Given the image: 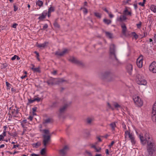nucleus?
<instances>
[{
	"instance_id": "obj_1",
	"label": "nucleus",
	"mask_w": 156,
	"mask_h": 156,
	"mask_svg": "<svg viewBox=\"0 0 156 156\" xmlns=\"http://www.w3.org/2000/svg\"><path fill=\"white\" fill-rule=\"evenodd\" d=\"M146 137L145 139L143 137L142 135L140 134L139 136V138L142 144H145L146 142L147 143V150L149 152L152 153L155 151V147L154 145V140L148 134L145 135Z\"/></svg>"
},
{
	"instance_id": "obj_2",
	"label": "nucleus",
	"mask_w": 156,
	"mask_h": 156,
	"mask_svg": "<svg viewBox=\"0 0 156 156\" xmlns=\"http://www.w3.org/2000/svg\"><path fill=\"white\" fill-rule=\"evenodd\" d=\"M135 80L136 83L140 85H147V82L144 76L141 74H137L136 75Z\"/></svg>"
},
{
	"instance_id": "obj_3",
	"label": "nucleus",
	"mask_w": 156,
	"mask_h": 156,
	"mask_svg": "<svg viewBox=\"0 0 156 156\" xmlns=\"http://www.w3.org/2000/svg\"><path fill=\"white\" fill-rule=\"evenodd\" d=\"M70 105V103L67 102L62 106L59 110L57 112L56 114L58 116H61L64 112L66 110Z\"/></svg>"
},
{
	"instance_id": "obj_4",
	"label": "nucleus",
	"mask_w": 156,
	"mask_h": 156,
	"mask_svg": "<svg viewBox=\"0 0 156 156\" xmlns=\"http://www.w3.org/2000/svg\"><path fill=\"white\" fill-rule=\"evenodd\" d=\"M109 57L114 60H117L115 53V46L113 44H111L110 47Z\"/></svg>"
},
{
	"instance_id": "obj_5",
	"label": "nucleus",
	"mask_w": 156,
	"mask_h": 156,
	"mask_svg": "<svg viewBox=\"0 0 156 156\" xmlns=\"http://www.w3.org/2000/svg\"><path fill=\"white\" fill-rule=\"evenodd\" d=\"M133 99L134 104L136 106L140 107L143 106V101L139 96L135 95L133 96Z\"/></svg>"
},
{
	"instance_id": "obj_6",
	"label": "nucleus",
	"mask_w": 156,
	"mask_h": 156,
	"mask_svg": "<svg viewBox=\"0 0 156 156\" xmlns=\"http://www.w3.org/2000/svg\"><path fill=\"white\" fill-rule=\"evenodd\" d=\"M42 131L44 133L43 136L44 137L43 144L45 146L50 139V136L48 130H44Z\"/></svg>"
},
{
	"instance_id": "obj_7",
	"label": "nucleus",
	"mask_w": 156,
	"mask_h": 156,
	"mask_svg": "<svg viewBox=\"0 0 156 156\" xmlns=\"http://www.w3.org/2000/svg\"><path fill=\"white\" fill-rule=\"evenodd\" d=\"M125 138H127L128 137L129 138L132 144H135L136 141L134 135L133 133H131L129 131H126L125 132Z\"/></svg>"
},
{
	"instance_id": "obj_8",
	"label": "nucleus",
	"mask_w": 156,
	"mask_h": 156,
	"mask_svg": "<svg viewBox=\"0 0 156 156\" xmlns=\"http://www.w3.org/2000/svg\"><path fill=\"white\" fill-rule=\"evenodd\" d=\"M107 107L108 108L114 110L115 108L117 110H118L119 108H121V106L116 102H114L112 104V105H111L109 103L107 102Z\"/></svg>"
},
{
	"instance_id": "obj_9",
	"label": "nucleus",
	"mask_w": 156,
	"mask_h": 156,
	"mask_svg": "<svg viewBox=\"0 0 156 156\" xmlns=\"http://www.w3.org/2000/svg\"><path fill=\"white\" fill-rule=\"evenodd\" d=\"M149 71L154 73H156V62H152L149 66Z\"/></svg>"
},
{
	"instance_id": "obj_10",
	"label": "nucleus",
	"mask_w": 156,
	"mask_h": 156,
	"mask_svg": "<svg viewBox=\"0 0 156 156\" xmlns=\"http://www.w3.org/2000/svg\"><path fill=\"white\" fill-rule=\"evenodd\" d=\"M143 61V57L142 55L139 56L137 59L136 64L137 66L141 68L142 67Z\"/></svg>"
},
{
	"instance_id": "obj_11",
	"label": "nucleus",
	"mask_w": 156,
	"mask_h": 156,
	"mask_svg": "<svg viewBox=\"0 0 156 156\" xmlns=\"http://www.w3.org/2000/svg\"><path fill=\"white\" fill-rule=\"evenodd\" d=\"M47 15V11H44L40 15H37L39 16L38 19L41 21H43L45 19Z\"/></svg>"
},
{
	"instance_id": "obj_12",
	"label": "nucleus",
	"mask_w": 156,
	"mask_h": 156,
	"mask_svg": "<svg viewBox=\"0 0 156 156\" xmlns=\"http://www.w3.org/2000/svg\"><path fill=\"white\" fill-rule=\"evenodd\" d=\"M68 52L67 49H65L62 51H57L55 52V55L57 56H62Z\"/></svg>"
},
{
	"instance_id": "obj_13",
	"label": "nucleus",
	"mask_w": 156,
	"mask_h": 156,
	"mask_svg": "<svg viewBox=\"0 0 156 156\" xmlns=\"http://www.w3.org/2000/svg\"><path fill=\"white\" fill-rule=\"evenodd\" d=\"M152 116L156 117V101L152 107Z\"/></svg>"
},
{
	"instance_id": "obj_14",
	"label": "nucleus",
	"mask_w": 156,
	"mask_h": 156,
	"mask_svg": "<svg viewBox=\"0 0 156 156\" xmlns=\"http://www.w3.org/2000/svg\"><path fill=\"white\" fill-rule=\"evenodd\" d=\"M97 143H95L94 144H92L90 145L91 147L92 148H94L95 150L97 152H100L101 150V148L100 147H97L96 146Z\"/></svg>"
},
{
	"instance_id": "obj_15",
	"label": "nucleus",
	"mask_w": 156,
	"mask_h": 156,
	"mask_svg": "<svg viewBox=\"0 0 156 156\" xmlns=\"http://www.w3.org/2000/svg\"><path fill=\"white\" fill-rule=\"evenodd\" d=\"M69 60L72 63L77 64H80V62L76 58L73 57H71L69 58Z\"/></svg>"
},
{
	"instance_id": "obj_16",
	"label": "nucleus",
	"mask_w": 156,
	"mask_h": 156,
	"mask_svg": "<svg viewBox=\"0 0 156 156\" xmlns=\"http://www.w3.org/2000/svg\"><path fill=\"white\" fill-rule=\"evenodd\" d=\"M127 19V18L124 15H121L119 17H117V21L122 22Z\"/></svg>"
},
{
	"instance_id": "obj_17",
	"label": "nucleus",
	"mask_w": 156,
	"mask_h": 156,
	"mask_svg": "<svg viewBox=\"0 0 156 156\" xmlns=\"http://www.w3.org/2000/svg\"><path fill=\"white\" fill-rule=\"evenodd\" d=\"M48 44V42H45L42 44H37V46L39 48H44L47 46Z\"/></svg>"
},
{
	"instance_id": "obj_18",
	"label": "nucleus",
	"mask_w": 156,
	"mask_h": 156,
	"mask_svg": "<svg viewBox=\"0 0 156 156\" xmlns=\"http://www.w3.org/2000/svg\"><path fill=\"white\" fill-rule=\"evenodd\" d=\"M123 14L124 16H131L132 12L131 11H129L127 8L126 7L123 12Z\"/></svg>"
},
{
	"instance_id": "obj_19",
	"label": "nucleus",
	"mask_w": 156,
	"mask_h": 156,
	"mask_svg": "<svg viewBox=\"0 0 156 156\" xmlns=\"http://www.w3.org/2000/svg\"><path fill=\"white\" fill-rule=\"evenodd\" d=\"M126 69L129 74H131V71L133 69L132 66L130 64H128L126 67Z\"/></svg>"
},
{
	"instance_id": "obj_20",
	"label": "nucleus",
	"mask_w": 156,
	"mask_h": 156,
	"mask_svg": "<svg viewBox=\"0 0 156 156\" xmlns=\"http://www.w3.org/2000/svg\"><path fill=\"white\" fill-rule=\"evenodd\" d=\"M122 29V32L124 34H125L127 30L126 27L124 24H122L121 25Z\"/></svg>"
},
{
	"instance_id": "obj_21",
	"label": "nucleus",
	"mask_w": 156,
	"mask_h": 156,
	"mask_svg": "<svg viewBox=\"0 0 156 156\" xmlns=\"http://www.w3.org/2000/svg\"><path fill=\"white\" fill-rule=\"evenodd\" d=\"M36 4L39 7H41L43 5V2L40 0H38L36 2Z\"/></svg>"
},
{
	"instance_id": "obj_22",
	"label": "nucleus",
	"mask_w": 156,
	"mask_h": 156,
	"mask_svg": "<svg viewBox=\"0 0 156 156\" xmlns=\"http://www.w3.org/2000/svg\"><path fill=\"white\" fill-rule=\"evenodd\" d=\"M150 9L154 13L156 12V5H152L150 7Z\"/></svg>"
},
{
	"instance_id": "obj_23",
	"label": "nucleus",
	"mask_w": 156,
	"mask_h": 156,
	"mask_svg": "<svg viewBox=\"0 0 156 156\" xmlns=\"http://www.w3.org/2000/svg\"><path fill=\"white\" fill-rule=\"evenodd\" d=\"M38 95H37L36 96H35L34 98V100L35 101H37L38 102H39L40 101H42L43 100V98H39L38 96Z\"/></svg>"
},
{
	"instance_id": "obj_24",
	"label": "nucleus",
	"mask_w": 156,
	"mask_h": 156,
	"mask_svg": "<svg viewBox=\"0 0 156 156\" xmlns=\"http://www.w3.org/2000/svg\"><path fill=\"white\" fill-rule=\"evenodd\" d=\"M31 69L34 72H40V70L39 67L37 68H31Z\"/></svg>"
},
{
	"instance_id": "obj_25",
	"label": "nucleus",
	"mask_w": 156,
	"mask_h": 156,
	"mask_svg": "<svg viewBox=\"0 0 156 156\" xmlns=\"http://www.w3.org/2000/svg\"><path fill=\"white\" fill-rule=\"evenodd\" d=\"M104 76L105 77L107 76V79L108 81L111 80L110 79V78H111V76L110 75V73H109L107 72L105 73L104 75Z\"/></svg>"
},
{
	"instance_id": "obj_26",
	"label": "nucleus",
	"mask_w": 156,
	"mask_h": 156,
	"mask_svg": "<svg viewBox=\"0 0 156 156\" xmlns=\"http://www.w3.org/2000/svg\"><path fill=\"white\" fill-rule=\"evenodd\" d=\"M105 34L106 36L109 38H111L113 37L112 34L108 32H105Z\"/></svg>"
},
{
	"instance_id": "obj_27",
	"label": "nucleus",
	"mask_w": 156,
	"mask_h": 156,
	"mask_svg": "<svg viewBox=\"0 0 156 156\" xmlns=\"http://www.w3.org/2000/svg\"><path fill=\"white\" fill-rule=\"evenodd\" d=\"M68 149L67 146H65L63 149L60 150L61 153L62 154H64L65 153L66 150Z\"/></svg>"
},
{
	"instance_id": "obj_28",
	"label": "nucleus",
	"mask_w": 156,
	"mask_h": 156,
	"mask_svg": "<svg viewBox=\"0 0 156 156\" xmlns=\"http://www.w3.org/2000/svg\"><path fill=\"white\" fill-rule=\"evenodd\" d=\"M0 68L2 69L6 68L7 66V64L6 63L0 64Z\"/></svg>"
},
{
	"instance_id": "obj_29",
	"label": "nucleus",
	"mask_w": 156,
	"mask_h": 156,
	"mask_svg": "<svg viewBox=\"0 0 156 156\" xmlns=\"http://www.w3.org/2000/svg\"><path fill=\"white\" fill-rule=\"evenodd\" d=\"M51 122V120L50 118H48L47 119L44 120L43 122V124L49 123Z\"/></svg>"
},
{
	"instance_id": "obj_30",
	"label": "nucleus",
	"mask_w": 156,
	"mask_h": 156,
	"mask_svg": "<svg viewBox=\"0 0 156 156\" xmlns=\"http://www.w3.org/2000/svg\"><path fill=\"white\" fill-rule=\"evenodd\" d=\"M103 21L105 23L107 24H110L111 22V20L107 19H104Z\"/></svg>"
},
{
	"instance_id": "obj_31",
	"label": "nucleus",
	"mask_w": 156,
	"mask_h": 156,
	"mask_svg": "<svg viewBox=\"0 0 156 156\" xmlns=\"http://www.w3.org/2000/svg\"><path fill=\"white\" fill-rule=\"evenodd\" d=\"M54 7L51 6L48 9V12L49 13H51V12H53L54 11Z\"/></svg>"
},
{
	"instance_id": "obj_32",
	"label": "nucleus",
	"mask_w": 156,
	"mask_h": 156,
	"mask_svg": "<svg viewBox=\"0 0 156 156\" xmlns=\"http://www.w3.org/2000/svg\"><path fill=\"white\" fill-rule=\"evenodd\" d=\"M93 121V119L92 118H88L87 119V121L88 124H90Z\"/></svg>"
},
{
	"instance_id": "obj_33",
	"label": "nucleus",
	"mask_w": 156,
	"mask_h": 156,
	"mask_svg": "<svg viewBox=\"0 0 156 156\" xmlns=\"http://www.w3.org/2000/svg\"><path fill=\"white\" fill-rule=\"evenodd\" d=\"M55 79H53V80H49V81H48V82H47V83H48V84L49 85H52L54 84L55 83L53 81V80H54Z\"/></svg>"
},
{
	"instance_id": "obj_34",
	"label": "nucleus",
	"mask_w": 156,
	"mask_h": 156,
	"mask_svg": "<svg viewBox=\"0 0 156 156\" xmlns=\"http://www.w3.org/2000/svg\"><path fill=\"white\" fill-rule=\"evenodd\" d=\"M85 154L86 156H92V154L90 152L86 151L85 152Z\"/></svg>"
},
{
	"instance_id": "obj_35",
	"label": "nucleus",
	"mask_w": 156,
	"mask_h": 156,
	"mask_svg": "<svg viewBox=\"0 0 156 156\" xmlns=\"http://www.w3.org/2000/svg\"><path fill=\"white\" fill-rule=\"evenodd\" d=\"M6 87H7V89L8 90H10L11 87V85L8 82H6Z\"/></svg>"
},
{
	"instance_id": "obj_36",
	"label": "nucleus",
	"mask_w": 156,
	"mask_h": 156,
	"mask_svg": "<svg viewBox=\"0 0 156 156\" xmlns=\"http://www.w3.org/2000/svg\"><path fill=\"white\" fill-rule=\"evenodd\" d=\"M46 151L45 148H44L42 149L41 150V155H44L45 154V153H46Z\"/></svg>"
},
{
	"instance_id": "obj_37",
	"label": "nucleus",
	"mask_w": 156,
	"mask_h": 156,
	"mask_svg": "<svg viewBox=\"0 0 156 156\" xmlns=\"http://www.w3.org/2000/svg\"><path fill=\"white\" fill-rule=\"evenodd\" d=\"M130 2V0H124L123 1V3L124 5H126L129 4V2Z\"/></svg>"
},
{
	"instance_id": "obj_38",
	"label": "nucleus",
	"mask_w": 156,
	"mask_h": 156,
	"mask_svg": "<svg viewBox=\"0 0 156 156\" xmlns=\"http://www.w3.org/2000/svg\"><path fill=\"white\" fill-rule=\"evenodd\" d=\"M94 14L95 15L97 16V17H98L99 18H100L101 17V14L98 12H95L94 13Z\"/></svg>"
},
{
	"instance_id": "obj_39",
	"label": "nucleus",
	"mask_w": 156,
	"mask_h": 156,
	"mask_svg": "<svg viewBox=\"0 0 156 156\" xmlns=\"http://www.w3.org/2000/svg\"><path fill=\"white\" fill-rule=\"evenodd\" d=\"M81 9H83V11L84 13V14H86L87 13L88 11L87 9L85 8H81Z\"/></svg>"
},
{
	"instance_id": "obj_40",
	"label": "nucleus",
	"mask_w": 156,
	"mask_h": 156,
	"mask_svg": "<svg viewBox=\"0 0 156 156\" xmlns=\"http://www.w3.org/2000/svg\"><path fill=\"white\" fill-rule=\"evenodd\" d=\"M110 126L113 129H114L115 127V123H112L110 125Z\"/></svg>"
},
{
	"instance_id": "obj_41",
	"label": "nucleus",
	"mask_w": 156,
	"mask_h": 156,
	"mask_svg": "<svg viewBox=\"0 0 156 156\" xmlns=\"http://www.w3.org/2000/svg\"><path fill=\"white\" fill-rule=\"evenodd\" d=\"M115 142L114 141H112L111 142V143L110 144L108 145V147L109 148H111L113 146V145L115 144Z\"/></svg>"
},
{
	"instance_id": "obj_42",
	"label": "nucleus",
	"mask_w": 156,
	"mask_h": 156,
	"mask_svg": "<svg viewBox=\"0 0 156 156\" xmlns=\"http://www.w3.org/2000/svg\"><path fill=\"white\" fill-rule=\"evenodd\" d=\"M54 25V26L56 28H59V25L56 22H55Z\"/></svg>"
},
{
	"instance_id": "obj_43",
	"label": "nucleus",
	"mask_w": 156,
	"mask_h": 156,
	"mask_svg": "<svg viewBox=\"0 0 156 156\" xmlns=\"http://www.w3.org/2000/svg\"><path fill=\"white\" fill-rule=\"evenodd\" d=\"M132 34L135 39H136L138 38V35L135 32L132 33Z\"/></svg>"
},
{
	"instance_id": "obj_44",
	"label": "nucleus",
	"mask_w": 156,
	"mask_h": 156,
	"mask_svg": "<svg viewBox=\"0 0 156 156\" xmlns=\"http://www.w3.org/2000/svg\"><path fill=\"white\" fill-rule=\"evenodd\" d=\"M24 73L25 74V75L24 76H22L21 77V78L22 79H23L25 77H26L27 76V72L25 71L24 72Z\"/></svg>"
},
{
	"instance_id": "obj_45",
	"label": "nucleus",
	"mask_w": 156,
	"mask_h": 156,
	"mask_svg": "<svg viewBox=\"0 0 156 156\" xmlns=\"http://www.w3.org/2000/svg\"><path fill=\"white\" fill-rule=\"evenodd\" d=\"M48 27V26L47 24H45L43 27V29L44 30H45L47 29Z\"/></svg>"
},
{
	"instance_id": "obj_46",
	"label": "nucleus",
	"mask_w": 156,
	"mask_h": 156,
	"mask_svg": "<svg viewBox=\"0 0 156 156\" xmlns=\"http://www.w3.org/2000/svg\"><path fill=\"white\" fill-rule=\"evenodd\" d=\"M137 28H140L141 27V22H140L138 24H136Z\"/></svg>"
},
{
	"instance_id": "obj_47",
	"label": "nucleus",
	"mask_w": 156,
	"mask_h": 156,
	"mask_svg": "<svg viewBox=\"0 0 156 156\" xmlns=\"http://www.w3.org/2000/svg\"><path fill=\"white\" fill-rule=\"evenodd\" d=\"M14 11L16 12V11L18 9V8L17 7L16 5H14Z\"/></svg>"
},
{
	"instance_id": "obj_48",
	"label": "nucleus",
	"mask_w": 156,
	"mask_h": 156,
	"mask_svg": "<svg viewBox=\"0 0 156 156\" xmlns=\"http://www.w3.org/2000/svg\"><path fill=\"white\" fill-rule=\"evenodd\" d=\"M19 144H17V145H14L13 146V147H12V149H14V148H16V147H19Z\"/></svg>"
},
{
	"instance_id": "obj_49",
	"label": "nucleus",
	"mask_w": 156,
	"mask_h": 156,
	"mask_svg": "<svg viewBox=\"0 0 156 156\" xmlns=\"http://www.w3.org/2000/svg\"><path fill=\"white\" fill-rule=\"evenodd\" d=\"M29 102L30 103H32L33 102L35 101L34 100V99H29L28 100Z\"/></svg>"
},
{
	"instance_id": "obj_50",
	"label": "nucleus",
	"mask_w": 156,
	"mask_h": 156,
	"mask_svg": "<svg viewBox=\"0 0 156 156\" xmlns=\"http://www.w3.org/2000/svg\"><path fill=\"white\" fill-rule=\"evenodd\" d=\"M108 14L110 18H112L114 17V15L112 14L111 12H109Z\"/></svg>"
},
{
	"instance_id": "obj_51",
	"label": "nucleus",
	"mask_w": 156,
	"mask_h": 156,
	"mask_svg": "<svg viewBox=\"0 0 156 156\" xmlns=\"http://www.w3.org/2000/svg\"><path fill=\"white\" fill-rule=\"evenodd\" d=\"M17 25H18L16 23H14L12 25V27L13 28H16L17 26Z\"/></svg>"
},
{
	"instance_id": "obj_52",
	"label": "nucleus",
	"mask_w": 156,
	"mask_h": 156,
	"mask_svg": "<svg viewBox=\"0 0 156 156\" xmlns=\"http://www.w3.org/2000/svg\"><path fill=\"white\" fill-rule=\"evenodd\" d=\"M3 128H4V130L3 131V132H7L6 130V129L7 128V126H4L3 127Z\"/></svg>"
},
{
	"instance_id": "obj_53",
	"label": "nucleus",
	"mask_w": 156,
	"mask_h": 156,
	"mask_svg": "<svg viewBox=\"0 0 156 156\" xmlns=\"http://www.w3.org/2000/svg\"><path fill=\"white\" fill-rule=\"evenodd\" d=\"M138 4L142 6H144V2H140L139 3H138Z\"/></svg>"
},
{
	"instance_id": "obj_54",
	"label": "nucleus",
	"mask_w": 156,
	"mask_h": 156,
	"mask_svg": "<svg viewBox=\"0 0 156 156\" xmlns=\"http://www.w3.org/2000/svg\"><path fill=\"white\" fill-rule=\"evenodd\" d=\"M57 73L56 70H54L53 72H51V73L54 75H55Z\"/></svg>"
},
{
	"instance_id": "obj_55",
	"label": "nucleus",
	"mask_w": 156,
	"mask_h": 156,
	"mask_svg": "<svg viewBox=\"0 0 156 156\" xmlns=\"http://www.w3.org/2000/svg\"><path fill=\"white\" fill-rule=\"evenodd\" d=\"M17 57L16 55H15L14 56L12 57L11 58L12 60H14L16 58V57Z\"/></svg>"
},
{
	"instance_id": "obj_56",
	"label": "nucleus",
	"mask_w": 156,
	"mask_h": 156,
	"mask_svg": "<svg viewBox=\"0 0 156 156\" xmlns=\"http://www.w3.org/2000/svg\"><path fill=\"white\" fill-rule=\"evenodd\" d=\"M4 136L2 135L1 134L0 135V139H1L2 140H3L4 138Z\"/></svg>"
},
{
	"instance_id": "obj_57",
	"label": "nucleus",
	"mask_w": 156,
	"mask_h": 156,
	"mask_svg": "<svg viewBox=\"0 0 156 156\" xmlns=\"http://www.w3.org/2000/svg\"><path fill=\"white\" fill-rule=\"evenodd\" d=\"M7 132H3L2 134V135L4 136H6V133Z\"/></svg>"
},
{
	"instance_id": "obj_58",
	"label": "nucleus",
	"mask_w": 156,
	"mask_h": 156,
	"mask_svg": "<svg viewBox=\"0 0 156 156\" xmlns=\"http://www.w3.org/2000/svg\"><path fill=\"white\" fill-rule=\"evenodd\" d=\"M152 119L153 122H156V118H152Z\"/></svg>"
},
{
	"instance_id": "obj_59",
	"label": "nucleus",
	"mask_w": 156,
	"mask_h": 156,
	"mask_svg": "<svg viewBox=\"0 0 156 156\" xmlns=\"http://www.w3.org/2000/svg\"><path fill=\"white\" fill-rule=\"evenodd\" d=\"M31 156H39V155L33 153L31 155Z\"/></svg>"
},
{
	"instance_id": "obj_60",
	"label": "nucleus",
	"mask_w": 156,
	"mask_h": 156,
	"mask_svg": "<svg viewBox=\"0 0 156 156\" xmlns=\"http://www.w3.org/2000/svg\"><path fill=\"white\" fill-rule=\"evenodd\" d=\"M19 152V151H15L13 153V154L14 155L16 153H18Z\"/></svg>"
},
{
	"instance_id": "obj_61",
	"label": "nucleus",
	"mask_w": 156,
	"mask_h": 156,
	"mask_svg": "<svg viewBox=\"0 0 156 156\" xmlns=\"http://www.w3.org/2000/svg\"><path fill=\"white\" fill-rule=\"evenodd\" d=\"M154 40L155 42H156V33L154 34Z\"/></svg>"
},
{
	"instance_id": "obj_62",
	"label": "nucleus",
	"mask_w": 156,
	"mask_h": 156,
	"mask_svg": "<svg viewBox=\"0 0 156 156\" xmlns=\"http://www.w3.org/2000/svg\"><path fill=\"white\" fill-rule=\"evenodd\" d=\"M34 53L36 54V55H37V57L39 56V54L37 51H34Z\"/></svg>"
},
{
	"instance_id": "obj_63",
	"label": "nucleus",
	"mask_w": 156,
	"mask_h": 156,
	"mask_svg": "<svg viewBox=\"0 0 156 156\" xmlns=\"http://www.w3.org/2000/svg\"><path fill=\"white\" fill-rule=\"evenodd\" d=\"M103 10L105 11L106 12L108 13L109 12H108V11L107 9L106 8H104L103 9Z\"/></svg>"
},
{
	"instance_id": "obj_64",
	"label": "nucleus",
	"mask_w": 156,
	"mask_h": 156,
	"mask_svg": "<svg viewBox=\"0 0 156 156\" xmlns=\"http://www.w3.org/2000/svg\"><path fill=\"white\" fill-rule=\"evenodd\" d=\"M5 147V145L4 144H2L0 146V148H2L4 147Z\"/></svg>"
}]
</instances>
